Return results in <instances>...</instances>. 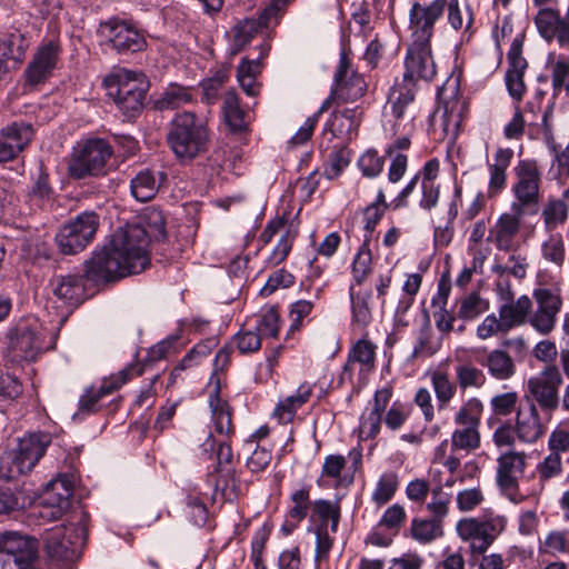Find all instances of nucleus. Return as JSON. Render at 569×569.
Returning <instances> with one entry per match:
<instances>
[{
  "label": "nucleus",
  "mask_w": 569,
  "mask_h": 569,
  "mask_svg": "<svg viewBox=\"0 0 569 569\" xmlns=\"http://www.w3.org/2000/svg\"><path fill=\"white\" fill-rule=\"evenodd\" d=\"M144 238V232L137 227L117 230L109 244L96 249L83 262L86 280L104 284L146 270L150 258L143 252Z\"/></svg>",
  "instance_id": "f257e3e1"
},
{
  "label": "nucleus",
  "mask_w": 569,
  "mask_h": 569,
  "mask_svg": "<svg viewBox=\"0 0 569 569\" xmlns=\"http://www.w3.org/2000/svg\"><path fill=\"white\" fill-rule=\"evenodd\" d=\"M445 8L446 0H433L428 6L413 2L411 6L409 28L412 31V43L407 49L403 74L412 80L431 81L437 74L430 40L435 23Z\"/></svg>",
  "instance_id": "f03ea898"
},
{
  "label": "nucleus",
  "mask_w": 569,
  "mask_h": 569,
  "mask_svg": "<svg viewBox=\"0 0 569 569\" xmlns=\"http://www.w3.org/2000/svg\"><path fill=\"white\" fill-rule=\"evenodd\" d=\"M167 142L177 159L190 161L208 151L209 129L194 112L183 111L171 120Z\"/></svg>",
  "instance_id": "7ed1b4c3"
},
{
  "label": "nucleus",
  "mask_w": 569,
  "mask_h": 569,
  "mask_svg": "<svg viewBox=\"0 0 569 569\" xmlns=\"http://www.w3.org/2000/svg\"><path fill=\"white\" fill-rule=\"evenodd\" d=\"M102 83L107 96L126 118H136L142 111L149 89V81L142 72L114 68L103 78Z\"/></svg>",
  "instance_id": "20e7f679"
},
{
  "label": "nucleus",
  "mask_w": 569,
  "mask_h": 569,
  "mask_svg": "<svg viewBox=\"0 0 569 569\" xmlns=\"http://www.w3.org/2000/svg\"><path fill=\"white\" fill-rule=\"evenodd\" d=\"M51 443L47 432L30 433L19 440L16 449L0 457V480H12L30 472Z\"/></svg>",
  "instance_id": "39448f33"
},
{
  "label": "nucleus",
  "mask_w": 569,
  "mask_h": 569,
  "mask_svg": "<svg viewBox=\"0 0 569 569\" xmlns=\"http://www.w3.org/2000/svg\"><path fill=\"white\" fill-rule=\"evenodd\" d=\"M516 181L511 187L515 200L511 210L535 214L540 202L541 171L533 159H522L513 167Z\"/></svg>",
  "instance_id": "423d86ee"
},
{
  "label": "nucleus",
  "mask_w": 569,
  "mask_h": 569,
  "mask_svg": "<svg viewBox=\"0 0 569 569\" xmlns=\"http://www.w3.org/2000/svg\"><path fill=\"white\" fill-rule=\"evenodd\" d=\"M99 223V216L94 211L77 214L56 233L54 243L58 251L64 256H74L83 251L93 241Z\"/></svg>",
  "instance_id": "0eeeda50"
},
{
  "label": "nucleus",
  "mask_w": 569,
  "mask_h": 569,
  "mask_svg": "<svg viewBox=\"0 0 569 569\" xmlns=\"http://www.w3.org/2000/svg\"><path fill=\"white\" fill-rule=\"evenodd\" d=\"M112 154L111 146L103 139L93 138L78 143L69 166L76 179L99 176L106 172V164Z\"/></svg>",
  "instance_id": "6e6552de"
},
{
  "label": "nucleus",
  "mask_w": 569,
  "mask_h": 569,
  "mask_svg": "<svg viewBox=\"0 0 569 569\" xmlns=\"http://www.w3.org/2000/svg\"><path fill=\"white\" fill-rule=\"evenodd\" d=\"M563 380L557 366L543 368L538 375L527 381L526 399L528 403H535L543 412L551 415L560 405L559 388Z\"/></svg>",
  "instance_id": "1a4fd4ad"
},
{
  "label": "nucleus",
  "mask_w": 569,
  "mask_h": 569,
  "mask_svg": "<svg viewBox=\"0 0 569 569\" xmlns=\"http://www.w3.org/2000/svg\"><path fill=\"white\" fill-rule=\"evenodd\" d=\"M536 309L530 312L528 323L540 335L547 336L555 328L557 317L562 308L561 289L559 286L540 284L532 292Z\"/></svg>",
  "instance_id": "9d476101"
},
{
  "label": "nucleus",
  "mask_w": 569,
  "mask_h": 569,
  "mask_svg": "<svg viewBox=\"0 0 569 569\" xmlns=\"http://www.w3.org/2000/svg\"><path fill=\"white\" fill-rule=\"evenodd\" d=\"M143 368L138 365H129L119 371L117 376L104 379L100 387L93 386L86 388L79 399L78 411L73 415V419H82L87 415L96 413L100 409V400L120 389L133 376H140Z\"/></svg>",
  "instance_id": "9b49d317"
},
{
  "label": "nucleus",
  "mask_w": 569,
  "mask_h": 569,
  "mask_svg": "<svg viewBox=\"0 0 569 569\" xmlns=\"http://www.w3.org/2000/svg\"><path fill=\"white\" fill-rule=\"evenodd\" d=\"M99 32L119 54L140 52L147 47L143 33L124 20L109 19L100 23Z\"/></svg>",
  "instance_id": "f8f14e48"
},
{
  "label": "nucleus",
  "mask_w": 569,
  "mask_h": 569,
  "mask_svg": "<svg viewBox=\"0 0 569 569\" xmlns=\"http://www.w3.org/2000/svg\"><path fill=\"white\" fill-rule=\"evenodd\" d=\"M0 553L4 555V563L12 561L18 569H26L37 562V541L18 532H3L0 535Z\"/></svg>",
  "instance_id": "ddd939ff"
},
{
  "label": "nucleus",
  "mask_w": 569,
  "mask_h": 569,
  "mask_svg": "<svg viewBox=\"0 0 569 569\" xmlns=\"http://www.w3.org/2000/svg\"><path fill=\"white\" fill-rule=\"evenodd\" d=\"M73 489L67 477L50 481L39 505V516L49 521L60 519L71 506Z\"/></svg>",
  "instance_id": "4468645a"
},
{
  "label": "nucleus",
  "mask_w": 569,
  "mask_h": 569,
  "mask_svg": "<svg viewBox=\"0 0 569 569\" xmlns=\"http://www.w3.org/2000/svg\"><path fill=\"white\" fill-rule=\"evenodd\" d=\"M457 532L463 541L470 542V551L476 556L488 550L499 535V529L493 520L467 518L458 521Z\"/></svg>",
  "instance_id": "2eb2a0df"
},
{
  "label": "nucleus",
  "mask_w": 569,
  "mask_h": 569,
  "mask_svg": "<svg viewBox=\"0 0 569 569\" xmlns=\"http://www.w3.org/2000/svg\"><path fill=\"white\" fill-rule=\"evenodd\" d=\"M34 136L30 122L13 121L0 130V164L16 160Z\"/></svg>",
  "instance_id": "dca6fc26"
},
{
  "label": "nucleus",
  "mask_w": 569,
  "mask_h": 569,
  "mask_svg": "<svg viewBox=\"0 0 569 569\" xmlns=\"http://www.w3.org/2000/svg\"><path fill=\"white\" fill-rule=\"evenodd\" d=\"M40 350V339L29 326H18L8 336L6 358L12 363L34 361Z\"/></svg>",
  "instance_id": "f3484780"
},
{
  "label": "nucleus",
  "mask_w": 569,
  "mask_h": 569,
  "mask_svg": "<svg viewBox=\"0 0 569 569\" xmlns=\"http://www.w3.org/2000/svg\"><path fill=\"white\" fill-rule=\"evenodd\" d=\"M526 214L529 213L511 209L510 212L501 213L489 230L488 240L500 251H511L521 229V220Z\"/></svg>",
  "instance_id": "a211bd4d"
},
{
  "label": "nucleus",
  "mask_w": 569,
  "mask_h": 569,
  "mask_svg": "<svg viewBox=\"0 0 569 569\" xmlns=\"http://www.w3.org/2000/svg\"><path fill=\"white\" fill-rule=\"evenodd\" d=\"M522 44L521 39L515 38L507 54L509 67L506 72V86L511 98L518 102L526 92L523 76L528 67L527 60L521 56Z\"/></svg>",
  "instance_id": "6ab92c4d"
},
{
  "label": "nucleus",
  "mask_w": 569,
  "mask_h": 569,
  "mask_svg": "<svg viewBox=\"0 0 569 569\" xmlns=\"http://www.w3.org/2000/svg\"><path fill=\"white\" fill-rule=\"evenodd\" d=\"M60 51V46L56 41H49L39 47L24 71L27 82L38 84L44 81L56 68Z\"/></svg>",
  "instance_id": "aec40b11"
},
{
  "label": "nucleus",
  "mask_w": 569,
  "mask_h": 569,
  "mask_svg": "<svg viewBox=\"0 0 569 569\" xmlns=\"http://www.w3.org/2000/svg\"><path fill=\"white\" fill-rule=\"evenodd\" d=\"M497 485L503 491L513 492L518 490V481L526 468V455L523 452L509 451L501 455L497 460Z\"/></svg>",
  "instance_id": "412c9836"
},
{
  "label": "nucleus",
  "mask_w": 569,
  "mask_h": 569,
  "mask_svg": "<svg viewBox=\"0 0 569 569\" xmlns=\"http://www.w3.org/2000/svg\"><path fill=\"white\" fill-rule=\"evenodd\" d=\"M376 345L366 337L357 340L348 352L340 373V382H352L355 363H359L363 371H372L376 365Z\"/></svg>",
  "instance_id": "4be33fe9"
},
{
  "label": "nucleus",
  "mask_w": 569,
  "mask_h": 569,
  "mask_svg": "<svg viewBox=\"0 0 569 569\" xmlns=\"http://www.w3.org/2000/svg\"><path fill=\"white\" fill-rule=\"evenodd\" d=\"M67 532L68 528L64 525L56 526L46 531L44 550L50 559L72 562L78 558L76 545Z\"/></svg>",
  "instance_id": "5701e85b"
},
{
  "label": "nucleus",
  "mask_w": 569,
  "mask_h": 569,
  "mask_svg": "<svg viewBox=\"0 0 569 569\" xmlns=\"http://www.w3.org/2000/svg\"><path fill=\"white\" fill-rule=\"evenodd\" d=\"M545 431L546 426L542 423L535 403H527L518 409L515 432L521 442L533 443L543 436Z\"/></svg>",
  "instance_id": "b1692460"
},
{
  "label": "nucleus",
  "mask_w": 569,
  "mask_h": 569,
  "mask_svg": "<svg viewBox=\"0 0 569 569\" xmlns=\"http://www.w3.org/2000/svg\"><path fill=\"white\" fill-rule=\"evenodd\" d=\"M29 46L28 37L18 29L0 37V80L9 72V61L24 60Z\"/></svg>",
  "instance_id": "393cba45"
},
{
  "label": "nucleus",
  "mask_w": 569,
  "mask_h": 569,
  "mask_svg": "<svg viewBox=\"0 0 569 569\" xmlns=\"http://www.w3.org/2000/svg\"><path fill=\"white\" fill-rule=\"evenodd\" d=\"M501 298L506 302L499 308V317L508 331L528 322L532 310V301L528 296H520L516 301H513V292L508 287V289L501 295Z\"/></svg>",
  "instance_id": "a878e982"
},
{
  "label": "nucleus",
  "mask_w": 569,
  "mask_h": 569,
  "mask_svg": "<svg viewBox=\"0 0 569 569\" xmlns=\"http://www.w3.org/2000/svg\"><path fill=\"white\" fill-rule=\"evenodd\" d=\"M83 274H58L50 280L53 295L70 305H80L86 299Z\"/></svg>",
  "instance_id": "bb28decb"
},
{
  "label": "nucleus",
  "mask_w": 569,
  "mask_h": 569,
  "mask_svg": "<svg viewBox=\"0 0 569 569\" xmlns=\"http://www.w3.org/2000/svg\"><path fill=\"white\" fill-rule=\"evenodd\" d=\"M417 81L402 74L401 79H396L389 90L388 103L391 107L392 114L400 119L405 111L411 104L416 97Z\"/></svg>",
  "instance_id": "cd10ccee"
},
{
  "label": "nucleus",
  "mask_w": 569,
  "mask_h": 569,
  "mask_svg": "<svg viewBox=\"0 0 569 569\" xmlns=\"http://www.w3.org/2000/svg\"><path fill=\"white\" fill-rule=\"evenodd\" d=\"M163 179H166L164 172L141 170L131 180V193L138 201L147 202L154 198Z\"/></svg>",
  "instance_id": "c85d7f7f"
},
{
  "label": "nucleus",
  "mask_w": 569,
  "mask_h": 569,
  "mask_svg": "<svg viewBox=\"0 0 569 569\" xmlns=\"http://www.w3.org/2000/svg\"><path fill=\"white\" fill-rule=\"evenodd\" d=\"M209 406L214 425L219 435L230 436L233 433L232 413L229 403L220 397V381H216L213 391L209 396Z\"/></svg>",
  "instance_id": "c756f323"
},
{
  "label": "nucleus",
  "mask_w": 569,
  "mask_h": 569,
  "mask_svg": "<svg viewBox=\"0 0 569 569\" xmlns=\"http://www.w3.org/2000/svg\"><path fill=\"white\" fill-rule=\"evenodd\" d=\"M496 380H508L516 373V365L511 356L501 349L488 352L485 360L479 361Z\"/></svg>",
  "instance_id": "7c9ffc66"
},
{
  "label": "nucleus",
  "mask_w": 569,
  "mask_h": 569,
  "mask_svg": "<svg viewBox=\"0 0 569 569\" xmlns=\"http://www.w3.org/2000/svg\"><path fill=\"white\" fill-rule=\"evenodd\" d=\"M541 258L549 264L562 268L566 261L567 250L561 232H545L540 243Z\"/></svg>",
  "instance_id": "2f4dec72"
},
{
  "label": "nucleus",
  "mask_w": 569,
  "mask_h": 569,
  "mask_svg": "<svg viewBox=\"0 0 569 569\" xmlns=\"http://www.w3.org/2000/svg\"><path fill=\"white\" fill-rule=\"evenodd\" d=\"M268 26L262 22V19L248 18L237 22L232 28L233 39L230 48V54L236 56L239 53L253 37H256L263 28Z\"/></svg>",
  "instance_id": "473e14b6"
},
{
  "label": "nucleus",
  "mask_w": 569,
  "mask_h": 569,
  "mask_svg": "<svg viewBox=\"0 0 569 569\" xmlns=\"http://www.w3.org/2000/svg\"><path fill=\"white\" fill-rule=\"evenodd\" d=\"M227 126L233 132H241L247 128V112L240 107V99L234 89L226 92L222 106Z\"/></svg>",
  "instance_id": "72a5a7b5"
},
{
  "label": "nucleus",
  "mask_w": 569,
  "mask_h": 569,
  "mask_svg": "<svg viewBox=\"0 0 569 569\" xmlns=\"http://www.w3.org/2000/svg\"><path fill=\"white\" fill-rule=\"evenodd\" d=\"M146 226L141 224H128L127 227H137L141 229L146 234L143 244V252L146 257H149V243L151 241H163L167 238L166 221L160 210L152 209L144 214Z\"/></svg>",
  "instance_id": "f704fd0d"
},
{
  "label": "nucleus",
  "mask_w": 569,
  "mask_h": 569,
  "mask_svg": "<svg viewBox=\"0 0 569 569\" xmlns=\"http://www.w3.org/2000/svg\"><path fill=\"white\" fill-rule=\"evenodd\" d=\"M481 437L478 427L457 426L450 437L451 451L453 453L470 452L480 448Z\"/></svg>",
  "instance_id": "c9c22d12"
},
{
  "label": "nucleus",
  "mask_w": 569,
  "mask_h": 569,
  "mask_svg": "<svg viewBox=\"0 0 569 569\" xmlns=\"http://www.w3.org/2000/svg\"><path fill=\"white\" fill-rule=\"evenodd\" d=\"M311 521H319L318 526H325L328 529L330 522L331 532H337L340 521V505L326 499H317L312 503L310 513Z\"/></svg>",
  "instance_id": "e433bc0d"
},
{
  "label": "nucleus",
  "mask_w": 569,
  "mask_h": 569,
  "mask_svg": "<svg viewBox=\"0 0 569 569\" xmlns=\"http://www.w3.org/2000/svg\"><path fill=\"white\" fill-rule=\"evenodd\" d=\"M53 193V188L49 182V174L44 166L40 163L38 173L28 191V200L31 206L43 208L51 202Z\"/></svg>",
  "instance_id": "4c0bfd02"
},
{
  "label": "nucleus",
  "mask_w": 569,
  "mask_h": 569,
  "mask_svg": "<svg viewBox=\"0 0 569 569\" xmlns=\"http://www.w3.org/2000/svg\"><path fill=\"white\" fill-rule=\"evenodd\" d=\"M312 386L305 382L299 386L296 393L287 397L276 408V413L280 419L291 421L297 410L301 408L310 399Z\"/></svg>",
  "instance_id": "58836bf2"
},
{
  "label": "nucleus",
  "mask_w": 569,
  "mask_h": 569,
  "mask_svg": "<svg viewBox=\"0 0 569 569\" xmlns=\"http://www.w3.org/2000/svg\"><path fill=\"white\" fill-rule=\"evenodd\" d=\"M538 550L540 555L552 557L569 555V530L553 529L548 531L545 538L539 541Z\"/></svg>",
  "instance_id": "ea45409f"
},
{
  "label": "nucleus",
  "mask_w": 569,
  "mask_h": 569,
  "mask_svg": "<svg viewBox=\"0 0 569 569\" xmlns=\"http://www.w3.org/2000/svg\"><path fill=\"white\" fill-rule=\"evenodd\" d=\"M545 232H559L568 218V206L560 199H550L541 211Z\"/></svg>",
  "instance_id": "a19ab883"
},
{
  "label": "nucleus",
  "mask_w": 569,
  "mask_h": 569,
  "mask_svg": "<svg viewBox=\"0 0 569 569\" xmlns=\"http://www.w3.org/2000/svg\"><path fill=\"white\" fill-rule=\"evenodd\" d=\"M335 89L338 92V100L353 102L366 93L367 82L360 73L351 72L348 78L336 82Z\"/></svg>",
  "instance_id": "79ce46f5"
},
{
  "label": "nucleus",
  "mask_w": 569,
  "mask_h": 569,
  "mask_svg": "<svg viewBox=\"0 0 569 569\" xmlns=\"http://www.w3.org/2000/svg\"><path fill=\"white\" fill-rule=\"evenodd\" d=\"M361 111L359 107L345 108L332 113V122L327 123L330 131L337 134H347L356 131L360 123Z\"/></svg>",
  "instance_id": "37998d69"
},
{
  "label": "nucleus",
  "mask_w": 569,
  "mask_h": 569,
  "mask_svg": "<svg viewBox=\"0 0 569 569\" xmlns=\"http://www.w3.org/2000/svg\"><path fill=\"white\" fill-rule=\"evenodd\" d=\"M431 386L435 391L438 408L445 409L453 399L458 383L450 380L449 375L445 371L436 370L430 375Z\"/></svg>",
  "instance_id": "c03bdc74"
},
{
  "label": "nucleus",
  "mask_w": 569,
  "mask_h": 569,
  "mask_svg": "<svg viewBox=\"0 0 569 569\" xmlns=\"http://www.w3.org/2000/svg\"><path fill=\"white\" fill-rule=\"evenodd\" d=\"M369 246L367 237L363 239L351 263L352 278L358 286H361L372 271V254Z\"/></svg>",
  "instance_id": "a18cd8bd"
},
{
  "label": "nucleus",
  "mask_w": 569,
  "mask_h": 569,
  "mask_svg": "<svg viewBox=\"0 0 569 569\" xmlns=\"http://www.w3.org/2000/svg\"><path fill=\"white\" fill-rule=\"evenodd\" d=\"M310 485H303L299 489H296L290 495L291 506L288 509V519L296 521H302L308 517L309 511L312 509L310 499Z\"/></svg>",
  "instance_id": "49530a36"
},
{
  "label": "nucleus",
  "mask_w": 569,
  "mask_h": 569,
  "mask_svg": "<svg viewBox=\"0 0 569 569\" xmlns=\"http://www.w3.org/2000/svg\"><path fill=\"white\" fill-rule=\"evenodd\" d=\"M192 97L188 88L180 84H170L156 101V108L160 111L178 109L191 101Z\"/></svg>",
  "instance_id": "de8ad7c7"
},
{
  "label": "nucleus",
  "mask_w": 569,
  "mask_h": 569,
  "mask_svg": "<svg viewBox=\"0 0 569 569\" xmlns=\"http://www.w3.org/2000/svg\"><path fill=\"white\" fill-rule=\"evenodd\" d=\"M229 69L220 68L214 73L200 82L202 101L207 104H214L220 99V91L229 80Z\"/></svg>",
  "instance_id": "09e8293b"
},
{
  "label": "nucleus",
  "mask_w": 569,
  "mask_h": 569,
  "mask_svg": "<svg viewBox=\"0 0 569 569\" xmlns=\"http://www.w3.org/2000/svg\"><path fill=\"white\" fill-rule=\"evenodd\" d=\"M483 403L480 399L472 397L468 399L453 416L456 426L478 427L480 428Z\"/></svg>",
  "instance_id": "8fccbe9b"
},
{
  "label": "nucleus",
  "mask_w": 569,
  "mask_h": 569,
  "mask_svg": "<svg viewBox=\"0 0 569 569\" xmlns=\"http://www.w3.org/2000/svg\"><path fill=\"white\" fill-rule=\"evenodd\" d=\"M391 206L386 201V196L382 190L378 191L376 200L366 207L363 211L365 216V234L363 239L368 237L369 242L371 241L372 233L383 217L385 211Z\"/></svg>",
  "instance_id": "3c124183"
},
{
  "label": "nucleus",
  "mask_w": 569,
  "mask_h": 569,
  "mask_svg": "<svg viewBox=\"0 0 569 569\" xmlns=\"http://www.w3.org/2000/svg\"><path fill=\"white\" fill-rule=\"evenodd\" d=\"M411 536L421 543H428L442 536V522L438 519L413 518L411 522Z\"/></svg>",
  "instance_id": "603ef678"
},
{
  "label": "nucleus",
  "mask_w": 569,
  "mask_h": 569,
  "mask_svg": "<svg viewBox=\"0 0 569 569\" xmlns=\"http://www.w3.org/2000/svg\"><path fill=\"white\" fill-rule=\"evenodd\" d=\"M465 102L460 99L446 101L441 116L442 129L447 134L455 136L461 126L463 118Z\"/></svg>",
  "instance_id": "864d4df0"
},
{
  "label": "nucleus",
  "mask_w": 569,
  "mask_h": 569,
  "mask_svg": "<svg viewBox=\"0 0 569 569\" xmlns=\"http://www.w3.org/2000/svg\"><path fill=\"white\" fill-rule=\"evenodd\" d=\"M399 487V478L396 472L389 471L380 476L371 499L377 506L386 505L396 495Z\"/></svg>",
  "instance_id": "5fc2aeb1"
},
{
  "label": "nucleus",
  "mask_w": 569,
  "mask_h": 569,
  "mask_svg": "<svg viewBox=\"0 0 569 569\" xmlns=\"http://www.w3.org/2000/svg\"><path fill=\"white\" fill-rule=\"evenodd\" d=\"M458 387L465 391L468 388H481L486 383L483 371L470 363L456 367Z\"/></svg>",
  "instance_id": "6e6d98bb"
},
{
  "label": "nucleus",
  "mask_w": 569,
  "mask_h": 569,
  "mask_svg": "<svg viewBox=\"0 0 569 569\" xmlns=\"http://www.w3.org/2000/svg\"><path fill=\"white\" fill-rule=\"evenodd\" d=\"M536 471L540 483L561 477L563 473L562 457L549 451L542 461L537 465Z\"/></svg>",
  "instance_id": "4d7b16f0"
},
{
  "label": "nucleus",
  "mask_w": 569,
  "mask_h": 569,
  "mask_svg": "<svg viewBox=\"0 0 569 569\" xmlns=\"http://www.w3.org/2000/svg\"><path fill=\"white\" fill-rule=\"evenodd\" d=\"M382 411L366 408L360 417L359 422V435L363 439H373L380 431L381 420H382Z\"/></svg>",
  "instance_id": "13d9d810"
},
{
  "label": "nucleus",
  "mask_w": 569,
  "mask_h": 569,
  "mask_svg": "<svg viewBox=\"0 0 569 569\" xmlns=\"http://www.w3.org/2000/svg\"><path fill=\"white\" fill-rule=\"evenodd\" d=\"M451 495L442 490V486H437L431 489V500L427 503V510L432 515L433 519L442 522L449 513V505Z\"/></svg>",
  "instance_id": "bf43d9fd"
},
{
  "label": "nucleus",
  "mask_w": 569,
  "mask_h": 569,
  "mask_svg": "<svg viewBox=\"0 0 569 569\" xmlns=\"http://www.w3.org/2000/svg\"><path fill=\"white\" fill-rule=\"evenodd\" d=\"M279 319L277 308L270 307L261 312L253 330L260 333L261 339L263 337L276 338L279 331Z\"/></svg>",
  "instance_id": "052dcab7"
},
{
  "label": "nucleus",
  "mask_w": 569,
  "mask_h": 569,
  "mask_svg": "<svg viewBox=\"0 0 569 569\" xmlns=\"http://www.w3.org/2000/svg\"><path fill=\"white\" fill-rule=\"evenodd\" d=\"M487 308L488 305L483 299H481L478 293L473 292L461 299L457 316L463 320H472L485 312Z\"/></svg>",
  "instance_id": "680f3d73"
},
{
  "label": "nucleus",
  "mask_w": 569,
  "mask_h": 569,
  "mask_svg": "<svg viewBox=\"0 0 569 569\" xmlns=\"http://www.w3.org/2000/svg\"><path fill=\"white\" fill-rule=\"evenodd\" d=\"M412 408L409 405L393 402L385 416V425L391 431H398L410 417Z\"/></svg>",
  "instance_id": "e2e57ef3"
},
{
  "label": "nucleus",
  "mask_w": 569,
  "mask_h": 569,
  "mask_svg": "<svg viewBox=\"0 0 569 569\" xmlns=\"http://www.w3.org/2000/svg\"><path fill=\"white\" fill-rule=\"evenodd\" d=\"M358 166L365 177L376 178L383 170L385 159L377 150L369 149L359 158Z\"/></svg>",
  "instance_id": "0e129e2a"
},
{
  "label": "nucleus",
  "mask_w": 569,
  "mask_h": 569,
  "mask_svg": "<svg viewBox=\"0 0 569 569\" xmlns=\"http://www.w3.org/2000/svg\"><path fill=\"white\" fill-rule=\"evenodd\" d=\"M349 293L351 300L352 320L361 327H367L371 321V310L368 303L370 293H368L367 297L356 298L353 293V286L350 287Z\"/></svg>",
  "instance_id": "69168bd1"
},
{
  "label": "nucleus",
  "mask_w": 569,
  "mask_h": 569,
  "mask_svg": "<svg viewBox=\"0 0 569 569\" xmlns=\"http://www.w3.org/2000/svg\"><path fill=\"white\" fill-rule=\"evenodd\" d=\"M233 342L242 355L257 352L261 347L260 333L254 330H240L233 336Z\"/></svg>",
  "instance_id": "338daca9"
},
{
  "label": "nucleus",
  "mask_w": 569,
  "mask_h": 569,
  "mask_svg": "<svg viewBox=\"0 0 569 569\" xmlns=\"http://www.w3.org/2000/svg\"><path fill=\"white\" fill-rule=\"evenodd\" d=\"M548 451L562 457L569 452V429L558 425L549 435Z\"/></svg>",
  "instance_id": "774afa93"
}]
</instances>
